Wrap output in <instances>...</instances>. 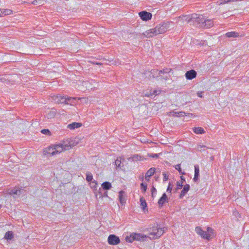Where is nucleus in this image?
<instances>
[{
  "label": "nucleus",
  "mask_w": 249,
  "mask_h": 249,
  "mask_svg": "<svg viewBox=\"0 0 249 249\" xmlns=\"http://www.w3.org/2000/svg\"><path fill=\"white\" fill-rule=\"evenodd\" d=\"M147 231L149 233L148 237L152 239L160 237L164 232V230L158 227V225L148 228Z\"/></svg>",
  "instance_id": "nucleus-1"
},
{
  "label": "nucleus",
  "mask_w": 249,
  "mask_h": 249,
  "mask_svg": "<svg viewBox=\"0 0 249 249\" xmlns=\"http://www.w3.org/2000/svg\"><path fill=\"white\" fill-rule=\"evenodd\" d=\"M173 25V22L172 21H167L159 24L154 28L156 32L155 33H156L157 35L163 34L169 30Z\"/></svg>",
  "instance_id": "nucleus-2"
},
{
  "label": "nucleus",
  "mask_w": 249,
  "mask_h": 249,
  "mask_svg": "<svg viewBox=\"0 0 249 249\" xmlns=\"http://www.w3.org/2000/svg\"><path fill=\"white\" fill-rule=\"evenodd\" d=\"M61 143L64 150H67L76 145L78 143V141L76 139L67 138L64 139Z\"/></svg>",
  "instance_id": "nucleus-3"
},
{
  "label": "nucleus",
  "mask_w": 249,
  "mask_h": 249,
  "mask_svg": "<svg viewBox=\"0 0 249 249\" xmlns=\"http://www.w3.org/2000/svg\"><path fill=\"white\" fill-rule=\"evenodd\" d=\"M205 17L202 15L194 13L192 14L193 24L202 27L203 24V21L205 19Z\"/></svg>",
  "instance_id": "nucleus-4"
},
{
  "label": "nucleus",
  "mask_w": 249,
  "mask_h": 249,
  "mask_svg": "<svg viewBox=\"0 0 249 249\" xmlns=\"http://www.w3.org/2000/svg\"><path fill=\"white\" fill-rule=\"evenodd\" d=\"M107 241L109 245H116L120 243V240L119 237L116 235L114 234H111L108 237Z\"/></svg>",
  "instance_id": "nucleus-5"
},
{
  "label": "nucleus",
  "mask_w": 249,
  "mask_h": 249,
  "mask_svg": "<svg viewBox=\"0 0 249 249\" xmlns=\"http://www.w3.org/2000/svg\"><path fill=\"white\" fill-rule=\"evenodd\" d=\"M139 15L141 18L144 21H148L151 19L152 15L151 13L145 11L140 12Z\"/></svg>",
  "instance_id": "nucleus-6"
},
{
  "label": "nucleus",
  "mask_w": 249,
  "mask_h": 249,
  "mask_svg": "<svg viewBox=\"0 0 249 249\" xmlns=\"http://www.w3.org/2000/svg\"><path fill=\"white\" fill-rule=\"evenodd\" d=\"M213 230L210 227L207 228V231H203L202 233L200 234L201 237L204 239H206L208 240H210L213 235L212 234L213 233Z\"/></svg>",
  "instance_id": "nucleus-7"
},
{
  "label": "nucleus",
  "mask_w": 249,
  "mask_h": 249,
  "mask_svg": "<svg viewBox=\"0 0 249 249\" xmlns=\"http://www.w3.org/2000/svg\"><path fill=\"white\" fill-rule=\"evenodd\" d=\"M54 145L53 146H49L44 150L43 154L44 155H48L49 157L53 156L56 155V153L54 151L55 149Z\"/></svg>",
  "instance_id": "nucleus-8"
},
{
  "label": "nucleus",
  "mask_w": 249,
  "mask_h": 249,
  "mask_svg": "<svg viewBox=\"0 0 249 249\" xmlns=\"http://www.w3.org/2000/svg\"><path fill=\"white\" fill-rule=\"evenodd\" d=\"M196 75L197 73L194 70H191L186 71L185 76L187 79L192 80L196 78Z\"/></svg>",
  "instance_id": "nucleus-9"
},
{
  "label": "nucleus",
  "mask_w": 249,
  "mask_h": 249,
  "mask_svg": "<svg viewBox=\"0 0 249 249\" xmlns=\"http://www.w3.org/2000/svg\"><path fill=\"white\" fill-rule=\"evenodd\" d=\"M66 98L65 96H62L60 95H54L53 99L57 103L65 104H66Z\"/></svg>",
  "instance_id": "nucleus-10"
},
{
  "label": "nucleus",
  "mask_w": 249,
  "mask_h": 249,
  "mask_svg": "<svg viewBox=\"0 0 249 249\" xmlns=\"http://www.w3.org/2000/svg\"><path fill=\"white\" fill-rule=\"evenodd\" d=\"M23 191L22 189H19L18 188H14L11 189H9L7 191L8 194L10 195L14 196H20Z\"/></svg>",
  "instance_id": "nucleus-11"
},
{
  "label": "nucleus",
  "mask_w": 249,
  "mask_h": 249,
  "mask_svg": "<svg viewBox=\"0 0 249 249\" xmlns=\"http://www.w3.org/2000/svg\"><path fill=\"white\" fill-rule=\"evenodd\" d=\"M166 202H168V198L166 194L163 193L158 202L159 207H161Z\"/></svg>",
  "instance_id": "nucleus-12"
},
{
  "label": "nucleus",
  "mask_w": 249,
  "mask_h": 249,
  "mask_svg": "<svg viewBox=\"0 0 249 249\" xmlns=\"http://www.w3.org/2000/svg\"><path fill=\"white\" fill-rule=\"evenodd\" d=\"M203 22V24L201 27H204L205 28H209L212 27L213 25V21L210 19H207L205 18Z\"/></svg>",
  "instance_id": "nucleus-13"
},
{
  "label": "nucleus",
  "mask_w": 249,
  "mask_h": 249,
  "mask_svg": "<svg viewBox=\"0 0 249 249\" xmlns=\"http://www.w3.org/2000/svg\"><path fill=\"white\" fill-rule=\"evenodd\" d=\"M179 19H180L183 21H185L190 24H193V18L192 14L191 15H184L178 17Z\"/></svg>",
  "instance_id": "nucleus-14"
},
{
  "label": "nucleus",
  "mask_w": 249,
  "mask_h": 249,
  "mask_svg": "<svg viewBox=\"0 0 249 249\" xmlns=\"http://www.w3.org/2000/svg\"><path fill=\"white\" fill-rule=\"evenodd\" d=\"M119 200L122 206L124 205L126 202V198L125 197V192L121 191L119 192Z\"/></svg>",
  "instance_id": "nucleus-15"
},
{
  "label": "nucleus",
  "mask_w": 249,
  "mask_h": 249,
  "mask_svg": "<svg viewBox=\"0 0 249 249\" xmlns=\"http://www.w3.org/2000/svg\"><path fill=\"white\" fill-rule=\"evenodd\" d=\"M125 161V160L124 159L122 158L121 157H118L115 161V164L116 166L117 169L118 168H121L123 166V162Z\"/></svg>",
  "instance_id": "nucleus-16"
},
{
  "label": "nucleus",
  "mask_w": 249,
  "mask_h": 249,
  "mask_svg": "<svg viewBox=\"0 0 249 249\" xmlns=\"http://www.w3.org/2000/svg\"><path fill=\"white\" fill-rule=\"evenodd\" d=\"M155 32H156L155 28H152L147 31H146L144 33H143V35L146 37H151L154 36H157Z\"/></svg>",
  "instance_id": "nucleus-17"
},
{
  "label": "nucleus",
  "mask_w": 249,
  "mask_h": 249,
  "mask_svg": "<svg viewBox=\"0 0 249 249\" xmlns=\"http://www.w3.org/2000/svg\"><path fill=\"white\" fill-rule=\"evenodd\" d=\"M190 189V185L188 184L185 185L183 187V190L181 191L179 195V198H182L187 193Z\"/></svg>",
  "instance_id": "nucleus-18"
},
{
  "label": "nucleus",
  "mask_w": 249,
  "mask_h": 249,
  "mask_svg": "<svg viewBox=\"0 0 249 249\" xmlns=\"http://www.w3.org/2000/svg\"><path fill=\"white\" fill-rule=\"evenodd\" d=\"M54 149H55L54 151L55 152L56 154L60 153L61 152L65 151L61 143H60L58 144L54 145Z\"/></svg>",
  "instance_id": "nucleus-19"
},
{
  "label": "nucleus",
  "mask_w": 249,
  "mask_h": 249,
  "mask_svg": "<svg viewBox=\"0 0 249 249\" xmlns=\"http://www.w3.org/2000/svg\"><path fill=\"white\" fill-rule=\"evenodd\" d=\"M82 126V124L80 123L73 122L68 125V128L70 129H74Z\"/></svg>",
  "instance_id": "nucleus-20"
},
{
  "label": "nucleus",
  "mask_w": 249,
  "mask_h": 249,
  "mask_svg": "<svg viewBox=\"0 0 249 249\" xmlns=\"http://www.w3.org/2000/svg\"><path fill=\"white\" fill-rule=\"evenodd\" d=\"M134 238L135 240L142 241L146 238V235H144L141 233H134Z\"/></svg>",
  "instance_id": "nucleus-21"
},
{
  "label": "nucleus",
  "mask_w": 249,
  "mask_h": 249,
  "mask_svg": "<svg viewBox=\"0 0 249 249\" xmlns=\"http://www.w3.org/2000/svg\"><path fill=\"white\" fill-rule=\"evenodd\" d=\"M102 187L105 190H108L112 187L111 184L108 181H105L102 184Z\"/></svg>",
  "instance_id": "nucleus-22"
},
{
  "label": "nucleus",
  "mask_w": 249,
  "mask_h": 249,
  "mask_svg": "<svg viewBox=\"0 0 249 249\" xmlns=\"http://www.w3.org/2000/svg\"><path fill=\"white\" fill-rule=\"evenodd\" d=\"M228 37H237L239 36V33L235 32H229L225 34Z\"/></svg>",
  "instance_id": "nucleus-23"
},
{
  "label": "nucleus",
  "mask_w": 249,
  "mask_h": 249,
  "mask_svg": "<svg viewBox=\"0 0 249 249\" xmlns=\"http://www.w3.org/2000/svg\"><path fill=\"white\" fill-rule=\"evenodd\" d=\"M194 132L197 134H204L205 131L203 128L201 127H196L193 128Z\"/></svg>",
  "instance_id": "nucleus-24"
},
{
  "label": "nucleus",
  "mask_w": 249,
  "mask_h": 249,
  "mask_svg": "<svg viewBox=\"0 0 249 249\" xmlns=\"http://www.w3.org/2000/svg\"><path fill=\"white\" fill-rule=\"evenodd\" d=\"M156 169L155 168H150L145 174L146 178H150L151 176L154 175Z\"/></svg>",
  "instance_id": "nucleus-25"
},
{
  "label": "nucleus",
  "mask_w": 249,
  "mask_h": 249,
  "mask_svg": "<svg viewBox=\"0 0 249 249\" xmlns=\"http://www.w3.org/2000/svg\"><path fill=\"white\" fill-rule=\"evenodd\" d=\"M13 237L14 235L12 231H7L4 235V238L7 240H11Z\"/></svg>",
  "instance_id": "nucleus-26"
},
{
  "label": "nucleus",
  "mask_w": 249,
  "mask_h": 249,
  "mask_svg": "<svg viewBox=\"0 0 249 249\" xmlns=\"http://www.w3.org/2000/svg\"><path fill=\"white\" fill-rule=\"evenodd\" d=\"M141 159H142V157L138 155H134L133 156H132L128 159V160H131L133 161H137L141 160Z\"/></svg>",
  "instance_id": "nucleus-27"
},
{
  "label": "nucleus",
  "mask_w": 249,
  "mask_h": 249,
  "mask_svg": "<svg viewBox=\"0 0 249 249\" xmlns=\"http://www.w3.org/2000/svg\"><path fill=\"white\" fill-rule=\"evenodd\" d=\"M172 71L171 69L166 68L159 71V74L160 76H161V74H167Z\"/></svg>",
  "instance_id": "nucleus-28"
},
{
  "label": "nucleus",
  "mask_w": 249,
  "mask_h": 249,
  "mask_svg": "<svg viewBox=\"0 0 249 249\" xmlns=\"http://www.w3.org/2000/svg\"><path fill=\"white\" fill-rule=\"evenodd\" d=\"M141 206L143 210L147 207V203L143 197L140 198Z\"/></svg>",
  "instance_id": "nucleus-29"
},
{
  "label": "nucleus",
  "mask_w": 249,
  "mask_h": 249,
  "mask_svg": "<svg viewBox=\"0 0 249 249\" xmlns=\"http://www.w3.org/2000/svg\"><path fill=\"white\" fill-rule=\"evenodd\" d=\"M125 240L127 242L132 243L135 240L134 236V233L131 234L130 236H127L125 237Z\"/></svg>",
  "instance_id": "nucleus-30"
},
{
  "label": "nucleus",
  "mask_w": 249,
  "mask_h": 249,
  "mask_svg": "<svg viewBox=\"0 0 249 249\" xmlns=\"http://www.w3.org/2000/svg\"><path fill=\"white\" fill-rule=\"evenodd\" d=\"M93 179L92 174L90 172H88L86 173V180L88 182H91Z\"/></svg>",
  "instance_id": "nucleus-31"
},
{
  "label": "nucleus",
  "mask_w": 249,
  "mask_h": 249,
  "mask_svg": "<svg viewBox=\"0 0 249 249\" xmlns=\"http://www.w3.org/2000/svg\"><path fill=\"white\" fill-rule=\"evenodd\" d=\"M238 0H220L218 1L219 5L224 4L231 2H236Z\"/></svg>",
  "instance_id": "nucleus-32"
},
{
  "label": "nucleus",
  "mask_w": 249,
  "mask_h": 249,
  "mask_svg": "<svg viewBox=\"0 0 249 249\" xmlns=\"http://www.w3.org/2000/svg\"><path fill=\"white\" fill-rule=\"evenodd\" d=\"M75 100V98H71L70 97H67L66 98V104H70L71 105L72 103H74V100Z\"/></svg>",
  "instance_id": "nucleus-33"
},
{
  "label": "nucleus",
  "mask_w": 249,
  "mask_h": 249,
  "mask_svg": "<svg viewBox=\"0 0 249 249\" xmlns=\"http://www.w3.org/2000/svg\"><path fill=\"white\" fill-rule=\"evenodd\" d=\"M41 132L43 134H45L49 136H50L51 135V131L48 129H43L41 130Z\"/></svg>",
  "instance_id": "nucleus-34"
},
{
  "label": "nucleus",
  "mask_w": 249,
  "mask_h": 249,
  "mask_svg": "<svg viewBox=\"0 0 249 249\" xmlns=\"http://www.w3.org/2000/svg\"><path fill=\"white\" fill-rule=\"evenodd\" d=\"M175 169L176 170H177L179 172V173L180 174H181V175H185V173L182 172L181 169L180 168V164H178L176 165L175 166Z\"/></svg>",
  "instance_id": "nucleus-35"
},
{
  "label": "nucleus",
  "mask_w": 249,
  "mask_h": 249,
  "mask_svg": "<svg viewBox=\"0 0 249 249\" xmlns=\"http://www.w3.org/2000/svg\"><path fill=\"white\" fill-rule=\"evenodd\" d=\"M195 167V175L199 176V166L196 164L194 166Z\"/></svg>",
  "instance_id": "nucleus-36"
},
{
  "label": "nucleus",
  "mask_w": 249,
  "mask_h": 249,
  "mask_svg": "<svg viewBox=\"0 0 249 249\" xmlns=\"http://www.w3.org/2000/svg\"><path fill=\"white\" fill-rule=\"evenodd\" d=\"M141 189L142 190L143 193H145L146 191L147 190V184L142 183L141 184Z\"/></svg>",
  "instance_id": "nucleus-37"
},
{
  "label": "nucleus",
  "mask_w": 249,
  "mask_h": 249,
  "mask_svg": "<svg viewBox=\"0 0 249 249\" xmlns=\"http://www.w3.org/2000/svg\"><path fill=\"white\" fill-rule=\"evenodd\" d=\"M12 13V11L10 9H4L3 10V14L4 16L11 15Z\"/></svg>",
  "instance_id": "nucleus-38"
},
{
  "label": "nucleus",
  "mask_w": 249,
  "mask_h": 249,
  "mask_svg": "<svg viewBox=\"0 0 249 249\" xmlns=\"http://www.w3.org/2000/svg\"><path fill=\"white\" fill-rule=\"evenodd\" d=\"M97 182L96 181L94 180L90 183L91 188H93L94 190L97 189Z\"/></svg>",
  "instance_id": "nucleus-39"
},
{
  "label": "nucleus",
  "mask_w": 249,
  "mask_h": 249,
  "mask_svg": "<svg viewBox=\"0 0 249 249\" xmlns=\"http://www.w3.org/2000/svg\"><path fill=\"white\" fill-rule=\"evenodd\" d=\"M195 231L196 232L200 235V234L202 233V232L204 231L202 230V229L199 227H196L195 229Z\"/></svg>",
  "instance_id": "nucleus-40"
},
{
  "label": "nucleus",
  "mask_w": 249,
  "mask_h": 249,
  "mask_svg": "<svg viewBox=\"0 0 249 249\" xmlns=\"http://www.w3.org/2000/svg\"><path fill=\"white\" fill-rule=\"evenodd\" d=\"M182 187H183L182 182L178 181L177 182V187L176 190H178V189H180L182 188Z\"/></svg>",
  "instance_id": "nucleus-41"
},
{
  "label": "nucleus",
  "mask_w": 249,
  "mask_h": 249,
  "mask_svg": "<svg viewBox=\"0 0 249 249\" xmlns=\"http://www.w3.org/2000/svg\"><path fill=\"white\" fill-rule=\"evenodd\" d=\"M153 96L152 92L151 90L149 91H146L144 94V96L145 97H152Z\"/></svg>",
  "instance_id": "nucleus-42"
},
{
  "label": "nucleus",
  "mask_w": 249,
  "mask_h": 249,
  "mask_svg": "<svg viewBox=\"0 0 249 249\" xmlns=\"http://www.w3.org/2000/svg\"><path fill=\"white\" fill-rule=\"evenodd\" d=\"M172 190V186L171 185V183H169V185L168 186L167 189V192H169L170 193H171Z\"/></svg>",
  "instance_id": "nucleus-43"
},
{
  "label": "nucleus",
  "mask_w": 249,
  "mask_h": 249,
  "mask_svg": "<svg viewBox=\"0 0 249 249\" xmlns=\"http://www.w3.org/2000/svg\"><path fill=\"white\" fill-rule=\"evenodd\" d=\"M151 195H154V194H156L157 190L154 186H152V187L151 189Z\"/></svg>",
  "instance_id": "nucleus-44"
},
{
  "label": "nucleus",
  "mask_w": 249,
  "mask_h": 249,
  "mask_svg": "<svg viewBox=\"0 0 249 249\" xmlns=\"http://www.w3.org/2000/svg\"><path fill=\"white\" fill-rule=\"evenodd\" d=\"M163 181L167 180L168 179L169 176L165 173H163Z\"/></svg>",
  "instance_id": "nucleus-45"
},
{
  "label": "nucleus",
  "mask_w": 249,
  "mask_h": 249,
  "mask_svg": "<svg viewBox=\"0 0 249 249\" xmlns=\"http://www.w3.org/2000/svg\"><path fill=\"white\" fill-rule=\"evenodd\" d=\"M43 1V0H35L33 1V2H32V3L33 4H37V3H38L39 4H41V2Z\"/></svg>",
  "instance_id": "nucleus-46"
},
{
  "label": "nucleus",
  "mask_w": 249,
  "mask_h": 249,
  "mask_svg": "<svg viewBox=\"0 0 249 249\" xmlns=\"http://www.w3.org/2000/svg\"><path fill=\"white\" fill-rule=\"evenodd\" d=\"M205 147V146H204V145H198V146H197V148L200 151L204 150Z\"/></svg>",
  "instance_id": "nucleus-47"
},
{
  "label": "nucleus",
  "mask_w": 249,
  "mask_h": 249,
  "mask_svg": "<svg viewBox=\"0 0 249 249\" xmlns=\"http://www.w3.org/2000/svg\"><path fill=\"white\" fill-rule=\"evenodd\" d=\"M153 95H158L160 93V90H153L152 91Z\"/></svg>",
  "instance_id": "nucleus-48"
},
{
  "label": "nucleus",
  "mask_w": 249,
  "mask_h": 249,
  "mask_svg": "<svg viewBox=\"0 0 249 249\" xmlns=\"http://www.w3.org/2000/svg\"><path fill=\"white\" fill-rule=\"evenodd\" d=\"M150 157L153 158H158L159 157V155L157 154H151L150 155Z\"/></svg>",
  "instance_id": "nucleus-49"
},
{
  "label": "nucleus",
  "mask_w": 249,
  "mask_h": 249,
  "mask_svg": "<svg viewBox=\"0 0 249 249\" xmlns=\"http://www.w3.org/2000/svg\"><path fill=\"white\" fill-rule=\"evenodd\" d=\"M170 113L173 116H174V117L178 116V112L172 111V112H171Z\"/></svg>",
  "instance_id": "nucleus-50"
},
{
  "label": "nucleus",
  "mask_w": 249,
  "mask_h": 249,
  "mask_svg": "<svg viewBox=\"0 0 249 249\" xmlns=\"http://www.w3.org/2000/svg\"><path fill=\"white\" fill-rule=\"evenodd\" d=\"M185 115V113L184 111H180L178 112V116H184Z\"/></svg>",
  "instance_id": "nucleus-51"
},
{
  "label": "nucleus",
  "mask_w": 249,
  "mask_h": 249,
  "mask_svg": "<svg viewBox=\"0 0 249 249\" xmlns=\"http://www.w3.org/2000/svg\"><path fill=\"white\" fill-rule=\"evenodd\" d=\"M199 176L198 175H194V177L193 178V180L195 182H196L197 180L198 179Z\"/></svg>",
  "instance_id": "nucleus-52"
},
{
  "label": "nucleus",
  "mask_w": 249,
  "mask_h": 249,
  "mask_svg": "<svg viewBox=\"0 0 249 249\" xmlns=\"http://www.w3.org/2000/svg\"><path fill=\"white\" fill-rule=\"evenodd\" d=\"M185 181V178L183 176H180V182H182V184Z\"/></svg>",
  "instance_id": "nucleus-53"
},
{
  "label": "nucleus",
  "mask_w": 249,
  "mask_h": 249,
  "mask_svg": "<svg viewBox=\"0 0 249 249\" xmlns=\"http://www.w3.org/2000/svg\"><path fill=\"white\" fill-rule=\"evenodd\" d=\"M202 94H203V92H201V91H200V92H198L197 94V96L199 97H201L202 98Z\"/></svg>",
  "instance_id": "nucleus-54"
},
{
  "label": "nucleus",
  "mask_w": 249,
  "mask_h": 249,
  "mask_svg": "<svg viewBox=\"0 0 249 249\" xmlns=\"http://www.w3.org/2000/svg\"><path fill=\"white\" fill-rule=\"evenodd\" d=\"M162 78L165 80H167L168 79V76L167 75V74H165V75L163 76Z\"/></svg>",
  "instance_id": "nucleus-55"
},
{
  "label": "nucleus",
  "mask_w": 249,
  "mask_h": 249,
  "mask_svg": "<svg viewBox=\"0 0 249 249\" xmlns=\"http://www.w3.org/2000/svg\"><path fill=\"white\" fill-rule=\"evenodd\" d=\"M88 84V81H85V82H83V85H85V86H87Z\"/></svg>",
  "instance_id": "nucleus-56"
},
{
  "label": "nucleus",
  "mask_w": 249,
  "mask_h": 249,
  "mask_svg": "<svg viewBox=\"0 0 249 249\" xmlns=\"http://www.w3.org/2000/svg\"><path fill=\"white\" fill-rule=\"evenodd\" d=\"M3 15V11H2L1 10H0V17Z\"/></svg>",
  "instance_id": "nucleus-57"
},
{
  "label": "nucleus",
  "mask_w": 249,
  "mask_h": 249,
  "mask_svg": "<svg viewBox=\"0 0 249 249\" xmlns=\"http://www.w3.org/2000/svg\"><path fill=\"white\" fill-rule=\"evenodd\" d=\"M145 180H146L147 181H149V178H146V176H145Z\"/></svg>",
  "instance_id": "nucleus-58"
},
{
  "label": "nucleus",
  "mask_w": 249,
  "mask_h": 249,
  "mask_svg": "<svg viewBox=\"0 0 249 249\" xmlns=\"http://www.w3.org/2000/svg\"><path fill=\"white\" fill-rule=\"evenodd\" d=\"M152 197H154V195H151Z\"/></svg>",
  "instance_id": "nucleus-59"
},
{
  "label": "nucleus",
  "mask_w": 249,
  "mask_h": 249,
  "mask_svg": "<svg viewBox=\"0 0 249 249\" xmlns=\"http://www.w3.org/2000/svg\"><path fill=\"white\" fill-rule=\"evenodd\" d=\"M96 64H97V65H100V63H97Z\"/></svg>",
  "instance_id": "nucleus-60"
},
{
  "label": "nucleus",
  "mask_w": 249,
  "mask_h": 249,
  "mask_svg": "<svg viewBox=\"0 0 249 249\" xmlns=\"http://www.w3.org/2000/svg\"><path fill=\"white\" fill-rule=\"evenodd\" d=\"M2 207V205H0V209Z\"/></svg>",
  "instance_id": "nucleus-61"
}]
</instances>
